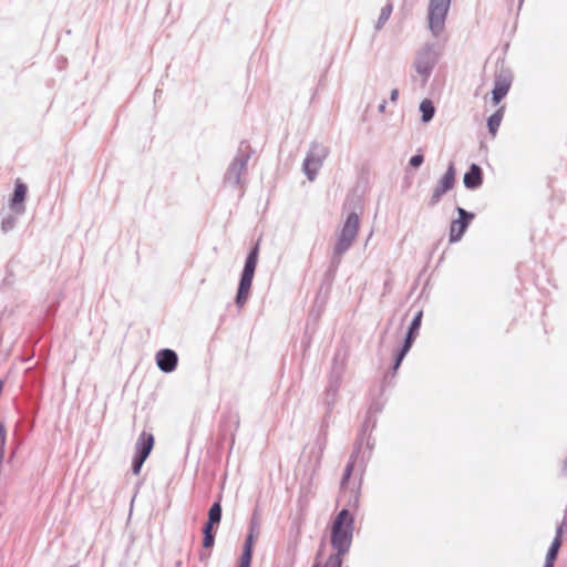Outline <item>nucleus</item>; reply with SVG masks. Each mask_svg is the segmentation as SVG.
Masks as SVG:
<instances>
[{
    "label": "nucleus",
    "instance_id": "23",
    "mask_svg": "<svg viewBox=\"0 0 567 567\" xmlns=\"http://www.w3.org/2000/svg\"><path fill=\"white\" fill-rule=\"evenodd\" d=\"M420 112H421V120L423 123H429L432 121L435 114V107L433 102L430 99H424L420 103Z\"/></svg>",
    "mask_w": 567,
    "mask_h": 567
},
{
    "label": "nucleus",
    "instance_id": "27",
    "mask_svg": "<svg viewBox=\"0 0 567 567\" xmlns=\"http://www.w3.org/2000/svg\"><path fill=\"white\" fill-rule=\"evenodd\" d=\"M17 221H18L17 215H14L12 213H7L2 217V220H1L2 233L7 234V233L11 231L16 227Z\"/></svg>",
    "mask_w": 567,
    "mask_h": 567
},
{
    "label": "nucleus",
    "instance_id": "3",
    "mask_svg": "<svg viewBox=\"0 0 567 567\" xmlns=\"http://www.w3.org/2000/svg\"><path fill=\"white\" fill-rule=\"evenodd\" d=\"M258 257H259V240L250 248V250L245 259L244 269L240 275L237 293H236V298H235V303L238 309H241L246 305V302L249 298V293H250L257 262H258Z\"/></svg>",
    "mask_w": 567,
    "mask_h": 567
},
{
    "label": "nucleus",
    "instance_id": "25",
    "mask_svg": "<svg viewBox=\"0 0 567 567\" xmlns=\"http://www.w3.org/2000/svg\"><path fill=\"white\" fill-rule=\"evenodd\" d=\"M392 10H393V6L391 2L386 3L381 9L380 16H379L378 21L374 27L377 31H380L383 28V25L386 23V21L390 19Z\"/></svg>",
    "mask_w": 567,
    "mask_h": 567
},
{
    "label": "nucleus",
    "instance_id": "1",
    "mask_svg": "<svg viewBox=\"0 0 567 567\" xmlns=\"http://www.w3.org/2000/svg\"><path fill=\"white\" fill-rule=\"evenodd\" d=\"M354 529V518L348 508H342L331 526L330 544L334 550L320 567H342L343 556L349 553Z\"/></svg>",
    "mask_w": 567,
    "mask_h": 567
},
{
    "label": "nucleus",
    "instance_id": "35",
    "mask_svg": "<svg viewBox=\"0 0 567 567\" xmlns=\"http://www.w3.org/2000/svg\"><path fill=\"white\" fill-rule=\"evenodd\" d=\"M414 342H411V341H408V340H403V343L401 346V348L398 350L399 352H402L403 354H408V352L410 351V349L412 348Z\"/></svg>",
    "mask_w": 567,
    "mask_h": 567
},
{
    "label": "nucleus",
    "instance_id": "21",
    "mask_svg": "<svg viewBox=\"0 0 567 567\" xmlns=\"http://www.w3.org/2000/svg\"><path fill=\"white\" fill-rule=\"evenodd\" d=\"M504 116V107H499L488 118H487V128L492 136H495L498 127L501 125V122Z\"/></svg>",
    "mask_w": 567,
    "mask_h": 567
},
{
    "label": "nucleus",
    "instance_id": "12",
    "mask_svg": "<svg viewBox=\"0 0 567 567\" xmlns=\"http://www.w3.org/2000/svg\"><path fill=\"white\" fill-rule=\"evenodd\" d=\"M357 458H349L340 482L341 493L346 496L349 493L348 505L357 506L359 503V487L349 488L350 478L353 473Z\"/></svg>",
    "mask_w": 567,
    "mask_h": 567
},
{
    "label": "nucleus",
    "instance_id": "40",
    "mask_svg": "<svg viewBox=\"0 0 567 567\" xmlns=\"http://www.w3.org/2000/svg\"><path fill=\"white\" fill-rule=\"evenodd\" d=\"M563 471L567 473V458L564 461Z\"/></svg>",
    "mask_w": 567,
    "mask_h": 567
},
{
    "label": "nucleus",
    "instance_id": "36",
    "mask_svg": "<svg viewBox=\"0 0 567 567\" xmlns=\"http://www.w3.org/2000/svg\"><path fill=\"white\" fill-rule=\"evenodd\" d=\"M227 417L235 424V430L239 426V415L237 412L229 411Z\"/></svg>",
    "mask_w": 567,
    "mask_h": 567
},
{
    "label": "nucleus",
    "instance_id": "2",
    "mask_svg": "<svg viewBox=\"0 0 567 567\" xmlns=\"http://www.w3.org/2000/svg\"><path fill=\"white\" fill-rule=\"evenodd\" d=\"M359 215L355 212L349 213L347 219L337 235V241L333 246L330 264L324 272V281L331 285L338 268L342 261L343 255L350 249L359 231Z\"/></svg>",
    "mask_w": 567,
    "mask_h": 567
},
{
    "label": "nucleus",
    "instance_id": "20",
    "mask_svg": "<svg viewBox=\"0 0 567 567\" xmlns=\"http://www.w3.org/2000/svg\"><path fill=\"white\" fill-rule=\"evenodd\" d=\"M363 443H365L367 447L371 451L373 449V442L371 441V435H365L361 432L358 433L353 452L351 453V458H358L359 454L361 453V449Z\"/></svg>",
    "mask_w": 567,
    "mask_h": 567
},
{
    "label": "nucleus",
    "instance_id": "28",
    "mask_svg": "<svg viewBox=\"0 0 567 567\" xmlns=\"http://www.w3.org/2000/svg\"><path fill=\"white\" fill-rule=\"evenodd\" d=\"M375 425H377V419L367 414L363 423L361 424L359 432H361L365 435H369L371 433V431L375 427Z\"/></svg>",
    "mask_w": 567,
    "mask_h": 567
},
{
    "label": "nucleus",
    "instance_id": "29",
    "mask_svg": "<svg viewBox=\"0 0 567 567\" xmlns=\"http://www.w3.org/2000/svg\"><path fill=\"white\" fill-rule=\"evenodd\" d=\"M146 460H147L146 457H144L137 453L134 454V457L132 461V473L134 475H138L141 473L142 466Z\"/></svg>",
    "mask_w": 567,
    "mask_h": 567
},
{
    "label": "nucleus",
    "instance_id": "38",
    "mask_svg": "<svg viewBox=\"0 0 567 567\" xmlns=\"http://www.w3.org/2000/svg\"><path fill=\"white\" fill-rule=\"evenodd\" d=\"M385 105H386V101H382V103H381V104L379 105V107H378V109H379V111H380V112H384V110H385Z\"/></svg>",
    "mask_w": 567,
    "mask_h": 567
},
{
    "label": "nucleus",
    "instance_id": "7",
    "mask_svg": "<svg viewBox=\"0 0 567 567\" xmlns=\"http://www.w3.org/2000/svg\"><path fill=\"white\" fill-rule=\"evenodd\" d=\"M328 154L329 150L327 146L317 142L311 143L302 164V171L310 182L316 178L318 171L322 166Z\"/></svg>",
    "mask_w": 567,
    "mask_h": 567
},
{
    "label": "nucleus",
    "instance_id": "10",
    "mask_svg": "<svg viewBox=\"0 0 567 567\" xmlns=\"http://www.w3.org/2000/svg\"><path fill=\"white\" fill-rule=\"evenodd\" d=\"M456 212L458 214V218L452 220L450 225V237L449 241L451 244L457 243L462 239L463 235L467 230L471 221L475 218V215L466 209L457 206Z\"/></svg>",
    "mask_w": 567,
    "mask_h": 567
},
{
    "label": "nucleus",
    "instance_id": "8",
    "mask_svg": "<svg viewBox=\"0 0 567 567\" xmlns=\"http://www.w3.org/2000/svg\"><path fill=\"white\" fill-rule=\"evenodd\" d=\"M260 534V524L258 511L255 509L248 526V534L245 538L243 553L239 558V563L237 567H250L252 554H254V544Z\"/></svg>",
    "mask_w": 567,
    "mask_h": 567
},
{
    "label": "nucleus",
    "instance_id": "30",
    "mask_svg": "<svg viewBox=\"0 0 567 567\" xmlns=\"http://www.w3.org/2000/svg\"><path fill=\"white\" fill-rule=\"evenodd\" d=\"M7 440V430L4 422L0 421V465L3 461L4 445Z\"/></svg>",
    "mask_w": 567,
    "mask_h": 567
},
{
    "label": "nucleus",
    "instance_id": "32",
    "mask_svg": "<svg viewBox=\"0 0 567 567\" xmlns=\"http://www.w3.org/2000/svg\"><path fill=\"white\" fill-rule=\"evenodd\" d=\"M424 162V156L421 154V153H416L415 155H413L410 161H409V164L410 166L412 167H419L423 164Z\"/></svg>",
    "mask_w": 567,
    "mask_h": 567
},
{
    "label": "nucleus",
    "instance_id": "9",
    "mask_svg": "<svg viewBox=\"0 0 567 567\" xmlns=\"http://www.w3.org/2000/svg\"><path fill=\"white\" fill-rule=\"evenodd\" d=\"M455 166L454 163L451 162L445 174L440 178V181L437 182L436 186L433 189L431 197L426 202V205L429 207H435L441 202L442 196L445 195L451 189H453L455 185Z\"/></svg>",
    "mask_w": 567,
    "mask_h": 567
},
{
    "label": "nucleus",
    "instance_id": "33",
    "mask_svg": "<svg viewBox=\"0 0 567 567\" xmlns=\"http://www.w3.org/2000/svg\"><path fill=\"white\" fill-rule=\"evenodd\" d=\"M404 358H405V354H403L402 352L396 351L395 357H394V361H393V364H392L393 374H395V372L400 368V365H401V363H402Z\"/></svg>",
    "mask_w": 567,
    "mask_h": 567
},
{
    "label": "nucleus",
    "instance_id": "17",
    "mask_svg": "<svg viewBox=\"0 0 567 567\" xmlns=\"http://www.w3.org/2000/svg\"><path fill=\"white\" fill-rule=\"evenodd\" d=\"M154 442L152 433L142 432L135 443V453L147 458L154 447Z\"/></svg>",
    "mask_w": 567,
    "mask_h": 567
},
{
    "label": "nucleus",
    "instance_id": "6",
    "mask_svg": "<svg viewBox=\"0 0 567 567\" xmlns=\"http://www.w3.org/2000/svg\"><path fill=\"white\" fill-rule=\"evenodd\" d=\"M451 0H430L427 8L429 29L434 37H439L445 27Z\"/></svg>",
    "mask_w": 567,
    "mask_h": 567
},
{
    "label": "nucleus",
    "instance_id": "16",
    "mask_svg": "<svg viewBox=\"0 0 567 567\" xmlns=\"http://www.w3.org/2000/svg\"><path fill=\"white\" fill-rule=\"evenodd\" d=\"M463 184L467 189H476L483 184V171L480 165L472 164L463 176Z\"/></svg>",
    "mask_w": 567,
    "mask_h": 567
},
{
    "label": "nucleus",
    "instance_id": "14",
    "mask_svg": "<svg viewBox=\"0 0 567 567\" xmlns=\"http://www.w3.org/2000/svg\"><path fill=\"white\" fill-rule=\"evenodd\" d=\"M28 187L20 181H17L14 190L10 200V208L16 212L17 215H21L24 212L23 202L25 200Z\"/></svg>",
    "mask_w": 567,
    "mask_h": 567
},
{
    "label": "nucleus",
    "instance_id": "31",
    "mask_svg": "<svg viewBox=\"0 0 567 567\" xmlns=\"http://www.w3.org/2000/svg\"><path fill=\"white\" fill-rule=\"evenodd\" d=\"M567 530V518L565 517L556 527L555 537H558L559 540H563V535Z\"/></svg>",
    "mask_w": 567,
    "mask_h": 567
},
{
    "label": "nucleus",
    "instance_id": "11",
    "mask_svg": "<svg viewBox=\"0 0 567 567\" xmlns=\"http://www.w3.org/2000/svg\"><path fill=\"white\" fill-rule=\"evenodd\" d=\"M512 73L509 70L502 68L497 70L494 75V87L492 90V102L494 105L501 103V101L507 95L512 85Z\"/></svg>",
    "mask_w": 567,
    "mask_h": 567
},
{
    "label": "nucleus",
    "instance_id": "24",
    "mask_svg": "<svg viewBox=\"0 0 567 567\" xmlns=\"http://www.w3.org/2000/svg\"><path fill=\"white\" fill-rule=\"evenodd\" d=\"M217 526L204 524L203 527V547L205 549L213 548L215 544V528Z\"/></svg>",
    "mask_w": 567,
    "mask_h": 567
},
{
    "label": "nucleus",
    "instance_id": "18",
    "mask_svg": "<svg viewBox=\"0 0 567 567\" xmlns=\"http://www.w3.org/2000/svg\"><path fill=\"white\" fill-rule=\"evenodd\" d=\"M422 317H423V311L422 310H419L414 315L412 321L410 322L408 331L405 333V337H404L405 340L411 341V342L415 341V339H416V337L419 334V330L421 328Z\"/></svg>",
    "mask_w": 567,
    "mask_h": 567
},
{
    "label": "nucleus",
    "instance_id": "34",
    "mask_svg": "<svg viewBox=\"0 0 567 567\" xmlns=\"http://www.w3.org/2000/svg\"><path fill=\"white\" fill-rule=\"evenodd\" d=\"M382 405L379 402H373L370 404L367 414H369L372 417H375V415L381 412Z\"/></svg>",
    "mask_w": 567,
    "mask_h": 567
},
{
    "label": "nucleus",
    "instance_id": "5",
    "mask_svg": "<svg viewBox=\"0 0 567 567\" xmlns=\"http://www.w3.org/2000/svg\"><path fill=\"white\" fill-rule=\"evenodd\" d=\"M440 59V52L435 43H426L416 54L414 68L416 72L423 78V83L430 79L436 63Z\"/></svg>",
    "mask_w": 567,
    "mask_h": 567
},
{
    "label": "nucleus",
    "instance_id": "22",
    "mask_svg": "<svg viewBox=\"0 0 567 567\" xmlns=\"http://www.w3.org/2000/svg\"><path fill=\"white\" fill-rule=\"evenodd\" d=\"M223 516L220 501L214 502L208 511V518L205 524L218 526Z\"/></svg>",
    "mask_w": 567,
    "mask_h": 567
},
{
    "label": "nucleus",
    "instance_id": "19",
    "mask_svg": "<svg viewBox=\"0 0 567 567\" xmlns=\"http://www.w3.org/2000/svg\"><path fill=\"white\" fill-rule=\"evenodd\" d=\"M563 540H559L558 537H554L545 558L544 567H554L555 561L557 559L559 549L561 547Z\"/></svg>",
    "mask_w": 567,
    "mask_h": 567
},
{
    "label": "nucleus",
    "instance_id": "13",
    "mask_svg": "<svg viewBox=\"0 0 567 567\" xmlns=\"http://www.w3.org/2000/svg\"><path fill=\"white\" fill-rule=\"evenodd\" d=\"M178 355L172 349H162L156 353V364L162 372L171 373L176 370Z\"/></svg>",
    "mask_w": 567,
    "mask_h": 567
},
{
    "label": "nucleus",
    "instance_id": "15",
    "mask_svg": "<svg viewBox=\"0 0 567 567\" xmlns=\"http://www.w3.org/2000/svg\"><path fill=\"white\" fill-rule=\"evenodd\" d=\"M341 382V373L332 371L329 380V384L326 389L324 403L328 408V412L331 411L332 406L336 403V398L339 391Z\"/></svg>",
    "mask_w": 567,
    "mask_h": 567
},
{
    "label": "nucleus",
    "instance_id": "37",
    "mask_svg": "<svg viewBox=\"0 0 567 567\" xmlns=\"http://www.w3.org/2000/svg\"><path fill=\"white\" fill-rule=\"evenodd\" d=\"M398 97H399V90L398 89H393L391 91V93H390V101L391 102H396Z\"/></svg>",
    "mask_w": 567,
    "mask_h": 567
},
{
    "label": "nucleus",
    "instance_id": "26",
    "mask_svg": "<svg viewBox=\"0 0 567 567\" xmlns=\"http://www.w3.org/2000/svg\"><path fill=\"white\" fill-rule=\"evenodd\" d=\"M6 277L2 279L0 284V289L6 291L8 289H12L16 282V276L13 270L11 269V264L9 262L6 267Z\"/></svg>",
    "mask_w": 567,
    "mask_h": 567
},
{
    "label": "nucleus",
    "instance_id": "39",
    "mask_svg": "<svg viewBox=\"0 0 567 567\" xmlns=\"http://www.w3.org/2000/svg\"><path fill=\"white\" fill-rule=\"evenodd\" d=\"M311 567H320V560H319L318 557H316V559H315V561H313Z\"/></svg>",
    "mask_w": 567,
    "mask_h": 567
},
{
    "label": "nucleus",
    "instance_id": "4",
    "mask_svg": "<svg viewBox=\"0 0 567 567\" xmlns=\"http://www.w3.org/2000/svg\"><path fill=\"white\" fill-rule=\"evenodd\" d=\"M251 154L252 150L250 147V144L247 141H241L237 151V155L234 157L225 173V182L234 186L240 185L241 174L246 173L247 164Z\"/></svg>",
    "mask_w": 567,
    "mask_h": 567
}]
</instances>
